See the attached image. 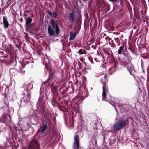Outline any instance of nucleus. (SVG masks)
<instances>
[{
	"label": "nucleus",
	"instance_id": "dca6fc26",
	"mask_svg": "<svg viewBox=\"0 0 149 149\" xmlns=\"http://www.w3.org/2000/svg\"><path fill=\"white\" fill-rule=\"evenodd\" d=\"M124 49V47L123 46H121L119 47V49L118 50V53L119 54H121L122 52L123 53V50Z\"/></svg>",
	"mask_w": 149,
	"mask_h": 149
},
{
	"label": "nucleus",
	"instance_id": "f257e3e1",
	"mask_svg": "<svg viewBox=\"0 0 149 149\" xmlns=\"http://www.w3.org/2000/svg\"><path fill=\"white\" fill-rule=\"evenodd\" d=\"M52 27L49 26L48 29V32L49 35L51 37H53L56 35H57L59 33L60 29L58 26L55 21L52 19L50 22Z\"/></svg>",
	"mask_w": 149,
	"mask_h": 149
},
{
	"label": "nucleus",
	"instance_id": "c756f323",
	"mask_svg": "<svg viewBox=\"0 0 149 149\" xmlns=\"http://www.w3.org/2000/svg\"><path fill=\"white\" fill-rule=\"evenodd\" d=\"M84 1H87V0H84Z\"/></svg>",
	"mask_w": 149,
	"mask_h": 149
},
{
	"label": "nucleus",
	"instance_id": "393cba45",
	"mask_svg": "<svg viewBox=\"0 0 149 149\" xmlns=\"http://www.w3.org/2000/svg\"><path fill=\"white\" fill-rule=\"evenodd\" d=\"M109 1L112 2H113L114 1V0H109Z\"/></svg>",
	"mask_w": 149,
	"mask_h": 149
},
{
	"label": "nucleus",
	"instance_id": "1a4fd4ad",
	"mask_svg": "<svg viewBox=\"0 0 149 149\" xmlns=\"http://www.w3.org/2000/svg\"><path fill=\"white\" fill-rule=\"evenodd\" d=\"M127 69L129 71L130 74L132 75H133V74H132V72H135V71L132 64H130L128 65L127 67Z\"/></svg>",
	"mask_w": 149,
	"mask_h": 149
},
{
	"label": "nucleus",
	"instance_id": "0eeeda50",
	"mask_svg": "<svg viewBox=\"0 0 149 149\" xmlns=\"http://www.w3.org/2000/svg\"><path fill=\"white\" fill-rule=\"evenodd\" d=\"M69 16L68 17V20L70 22L72 23L75 20L74 17V11H70L69 13Z\"/></svg>",
	"mask_w": 149,
	"mask_h": 149
},
{
	"label": "nucleus",
	"instance_id": "6ab92c4d",
	"mask_svg": "<svg viewBox=\"0 0 149 149\" xmlns=\"http://www.w3.org/2000/svg\"><path fill=\"white\" fill-rule=\"evenodd\" d=\"M86 52L85 50H80L78 51V53L79 54H82L83 53L85 54Z\"/></svg>",
	"mask_w": 149,
	"mask_h": 149
},
{
	"label": "nucleus",
	"instance_id": "f3484780",
	"mask_svg": "<svg viewBox=\"0 0 149 149\" xmlns=\"http://www.w3.org/2000/svg\"><path fill=\"white\" fill-rule=\"evenodd\" d=\"M65 83H64L61 86L60 88V91L62 92H63L65 91V90L64 88L65 87Z\"/></svg>",
	"mask_w": 149,
	"mask_h": 149
},
{
	"label": "nucleus",
	"instance_id": "7ed1b4c3",
	"mask_svg": "<svg viewBox=\"0 0 149 149\" xmlns=\"http://www.w3.org/2000/svg\"><path fill=\"white\" fill-rule=\"evenodd\" d=\"M105 82H102V83L103 85L102 87L103 89V93L102 94V96L103 97V100H106V94L108 92V90L106 88V85L107 82V75H105L104 77Z\"/></svg>",
	"mask_w": 149,
	"mask_h": 149
},
{
	"label": "nucleus",
	"instance_id": "ddd939ff",
	"mask_svg": "<svg viewBox=\"0 0 149 149\" xmlns=\"http://www.w3.org/2000/svg\"><path fill=\"white\" fill-rule=\"evenodd\" d=\"M3 23L4 27L6 28H8L9 25V23L5 17H3Z\"/></svg>",
	"mask_w": 149,
	"mask_h": 149
},
{
	"label": "nucleus",
	"instance_id": "2eb2a0df",
	"mask_svg": "<svg viewBox=\"0 0 149 149\" xmlns=\"http://www.w3.org/2000/svg\"><path fill=\"white\" fill-rule=\"evenodd\" d=\"M3 117V120L5 121V123H6V121H7L8 118V117L11 118L10 116L9 115H6L5 114H3L2 116Z\"/></svg>",
	"mask_w": 149,
	"mask_h": 149
},
{
	"label": "nucleus",
	"instance_id": "412c9836",
	"mask_svg": "<svg viewBox=\"0 0 149 149\" xmlns=\"http://www.w3.org/2000/svg\"><path fill=\"white\" fill-rule=\"evenodd\" d=\"M114 66H115L114 70H115L116 69V66H117L116 63L115 61L114 62Z\"/></svg>",
	"mask_w": 149,
	"mask_h": 149
},
{
	"label": "nucleus",
	"instance_id": "5701e85b",
	"mask_svg": "<svg viewBox=\"0 0 149 149\" xmlns=\"http://www.w3.org/2000/svg\"><path fill=\"white\" fill-rule=\"evenodd\" d=\"M42 87H41V88H40V93H41V95H42Z\"/></svg>",
	"mask_w": 149,
	"mask_h": 149
},
{
	"label": "nucleus",
	"instance_id": "9d476101",
	"mask_svg": "<svg viewBox=\"0 0 149 149\" xmlns=\"http://www.w3.org/2000/svg\"><path fill=\"white\" fill-rule=\"evenodd\" d=\"M45 100H44V97L42 95L39 98L38 101V104H39L40 105H41V107H44V103Z\"/></svg>",
	"mask_w": 149,
	"mask_h": 149
},
{
	"label": "nucleus",
	"instance_id": "a211bd4d",
	"mask_svg": "<svg viewBox=\"0 0 149 149\" xmlns=\"http://www.w3.org/2000/svg\"><path fill=\"white\" fill-rule=\"evenodd\" d=\"M26 24L27 25H29L31 22L32 21V19L30 17H28L26 20Z\"/></svg>",
	"mask_w": 149,
	"mask_h": 149
},
{
	"label": "nucleus",
	"instance_id": "7c9ffc66",
	"mask_svg": "<svg viewBox=\"0 0 149 149\" xmlns=\"http://www.w3.org/2000/svg\"><path fill=\"white\" fill-rule=\"evenodd\" d=\"M102 79L101 80V81L102 82Z\"/></svg>",
	"mask_w": 149,
	"mask_h": 149
},
{
	"label": "nucleus",
	"instance_id": "a878e982",
	"mask_svg": "<svg viewBox=\"0 0 149 149\" xmlns=\"http://www.w3.org/2000/svg\"><path fill=\"white\" fill-rule=\"evenodd\" d=\"M112 103H113V104H112V103H111V104H112V105H114V103H113V102H112Z\"/></svg>",
	"mask_w": 149,
	"mask_h": 149
},
{
	"label": "nucleus",
	"instance_id": "4468645a",
	"mask_svg": "<svg viewBox=\"0 0 149 149\" xmlns=\"http://www.w3.org/2000/svg\"><path fill=\"white\" fill-rule=\"evenodd\" d=\"M48 14L50 15L52 17L55 18L58 15V13L55 12H49Z\"/></svg>",
	"mask_w": 149,
	"mask_h": 149
},
{
	"label": "nucleus",
	"instance_id": "aec40b11",
	"mask_svg": "<svg viewBox=\"0 0 149 149\" xmlns=\"http://www.w3.org/2000/svg\"><path fill=\"white\" fill-rule=\"evenodd\" d=\"M53 92H56L57 91V89L56 87H53L52 89Z\"/></svg>",
	"mask_w": 149,
	"mask_h": 149
},
{
	"label": "nucleus",
	"instance_id": "423d86ee",
	"mask_svg": "<svg viewBox=\"0 0 149 149\" xmlns=\"http://www.w3.org/2000/svg\"><path fill=\"white\" fill-rule=\"evenodd\" d=\"M79 136L77 135L74 138V149H79Z\"/></svg>",
	"mask_w": 149,
	"mask_h": 149
},
{
	"label": "nucleus",
	"instance_id": "cd10ccee",
	"mask_svg": "<svg viewBox=\"0 0 149 149\" xmlns=\"http://www.w3.org/2000/svg\"><path fill=\"white\" fill-rule=\"evenodd\" d=\"M44 89L45 90H46V88H44Z\"/></svg>",
	"mask_w": 149,
	"mask_h": 149
},
{
	"label": "nucleus",
	"instance_id": "9b49d317",
	"mask_svg": "<svg viewBox=\"0 0 149 149\" xmlns=\"http://www.w3.org/2000/svg\"><path fill=\"white\" fill-rule=\"evenodd\" d=\"M48 125L47 123L44 124L43 123V125L42 127L40 128L39 131L40 132H43L45 131L47 128Z\"/></svg>",
	"mask_w": 149,
	"mask_h": 149
},
{
	"label": "nucleus",
	"instance_id": "bb28decb",
	"mask_svg": "<svg viewBox=\"0 0 149 149\" xmlns=\"http://www.w3.org/2000/svg\"><path fill=\"white\" fill-rule=\"evenodd\" d=\"M126 57H127V58H128V59H129V56H126Z\"/></svg>",
	"mask_w": 149,
	"mask_h": 149
},
{
	"label": "nucleus",
	"instance_id": "4be33fe9",
	"mask_svg": "<svg viewBox=\"0 0 149 149\" xmlns=\"http://www.w3.org/2000/svg\"><path fill=\"white\" fill-rule=\"evenodd\" d=\"M0 122L2 123H5V121L3 120V119H0Z\"/></svg>",
	"mask_w": 149,
	"mask_h": 149
},
{
	"label": "nucleus",
	"instance_id": "20e7f679",
	"mask_svg": "<svg viewBox=\"0 0 149 149\" xmlns=\"http://www.w3.org/2000/svg\"><path fill=\"white\" fill-rule=\"evenodd\" d=\"M28 149H40V145L36 140L33 139L29 144Z\"/></svg>",
	"mask_w": 149,
	"mask_h": 149
},
{
	"label": "nucleus",
	"instance_id": "6e6552de",
	"mask_svg": "<svg viewBox=\"0 0 149 149\" xmlns=\"http://www.w3.org/2000/svg\"><path fill=\"white\" fill-rule=\"evenodd\" d=\"M33 88V85L29 83L26 84H25L23 86V88L24 89V92H26V91H29Z\"/></svg>",
	"mask_w": 149,
	"mask_h": 149
},
{
	"label": "nucleus",
	"instance_id": "b1692460",
	"mask_svg": "<svg viewBox=\"0 0 149 149\" xmlns=\"http://www.w3.org/2000/svg\"><path fill=\"white\" fill-rule=\"evenodd\" d=\"M21 71L23 73H24L25 72L24 70H23L22 69H21Z\"/></svg>",
	"mask_w": 149,
	"mask_h": 149
},
{
	"label": "nucleus",
	"instance_id": "c85d7f7f",
	"mask_svg": "<svg viewBox=\"0 0 149 149\" xmlns=\"http://www.w3.org/2000/svg\"><path fill=\"white\" fill-rule=\"evenodd\" d=\"M45 95H46V97L47 98V96H46V93H45Z\"/></svg>",
	"mask_w": 149,
	"mask_h": 149
},
{
	"label": "nucleus",
	"instance_id": "39448f33",
	"mask_svg": "<svg viewBox=\"0 0 149 149\" xmlns=\"http://www.w3.org/2000/svg\"><path fill=\"white\" fill-rule=\"evenodd\" d=\"M23 95L24 96L23 100L25 102H28L30 101L31 95V93L29 91H26V92H23Z\"/></svg>",
	"mask_w": 149,
	"mask_h": 149
},
{
	"label": "nucleus",
	"instance_id": "f8f14e48",
	"mask_svg": "<svg viewBox=\"0 0 149 149\" xmlns=\"http://www.w3.org/2000/svg\"><path fill=\"white\" fill-rule=\"evenodd\" d=\"M70 37H69V40H74L76 37V34L75 32H71L70 33Z\"/></svg>",
	"mask_w": 149,
	"mask_h": 149
},
{
	"label": "nucleus",
	"instance_id": "f03ea898",
	"mask_svg": "<svg viewBox=\"0 0 149 149\" xmlns=\"http://www.w3.org/2000/svg\"><path fill=\"white\" fill-rule=\"evenodd\" d=\"M128 123L127 119L122 118L115 122L113 127L115 130H119L124 127Z\"/></svg>",
	"mask_w": 149,
	"mask_h": 149
}]
</instances>
